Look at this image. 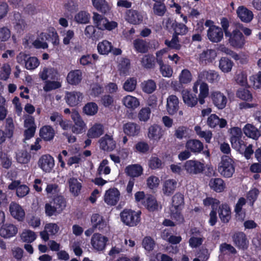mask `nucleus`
I'll return each mask as SVG.
<instances>
[{
    "label": "nucleus",
    "instance_id": "12",
    "mask_svg": "<svg viewBox=\"0 0 261 261\" xmlns=\"http://www.w3.org/2000/svg\"><path fill=\"white\" fill-rule=\"evenodd\" d=\"M125 18L129 23L137 25L142 23L143 15L140 11L134 9H128L125 12Z\"/></svg>",
    "mask_w": 261,
    "mask_h": 261
},
{
    "label": "nucleus",
    "instance_id": "37",
    "mask_svg": "<svg viewBox=\"0 0 261 261\" xmlns=\"http://www.w3.org/2000/svg\"><path fill=\"white\" fill-rule=\"evenodd\" d=\"M252 148V144H249L247 146L246 144L244 142L243 144H240V146L238 148H234V149L243 155L246 159L249 160L251 158L253 154L254 153Z\"/></svg>",
    "mask_w": 261,
    "mask_h": 261
},
{
    "label": "nucleus",
    "instance_id": "30",
    "mask_svg": "<svg viewBox=\"0 0 261 261\" xmlns=\"http://www.w3.org/2000/svg\"><path fill=\"white\" fill-rule=\"evenodd\" d=\"M55 135V130L50 125H44L40 129L39 136L45 141L53 140Z\"/></svg>",
    "mask_w": 261,
    "mask_h": 261
},
{
    "label": "nucleus",
    "instance_id": "61",
    "mask_svg": "<svg viewBox=\"0 0 261 261\" xmlns=\"http://www.w3.org/2000/svg\"><path fill=\"white\" fill-rule=\"evenodd\" d=\"M39 64L37 58L29 56L24 65L28 70H34L39 65Z\"/></svg>",
    "mask_w": 261,
    "mask_h": 261
},
{
    "label": "nucleus",
    "instance_id": "62",
    "mask_svg": "<svg viewBox=\"0 0 261 261\" xmlns=\"http://www.w3.org/2000/svg\"><path fill=\"white\" fill-rule=\"evenodd\" d=\"M142 246L146 250L151 251L154 248L155 242L151 237L147 236L143 239Z\"/></svg>",
    "mask_w": 261,
    "mask_h": 261
},
{
    "label": "nucleus",
    "instance_id": "6",
    "mask_svg": "<svg viewBox=\"0 0 261 261\" xmlns=\"http://www.w3.org/2000/svg\"><path fill=\"white\" fill-rule=\"evenodd\" d=\"M71 118L74 122L70 128L73 133L76 135L82 134L86 130V124L83 120L77 111L73 110L71 112Z\"/></svg>",
    "mask_w": 261,
    "mask_h": 261
},
{
    "label": "nucleus",
    "instance_id": "35",
    "mask_svg": "<svg viewBox=\"0 0 261 261\" xmlns=\"http://www.w3.org/2000/svg\"><path fill=\"white\" fill-rule=\"evenodd\" d=\"M91 223L92 227L99 230L103 229L106 226V223L102 216L99 214H93L91 217Z\"/></svg>",
    "mask_w": 261,
    "mask_h": 261
},
{
    "label": "nucleus",
    "instance_id": "33",
    "mask_svg": "<svg viewBox=\"0 0 261 261\" xmlns=\"http://www.w3.org/2000/svg\"><path fill=\"white\" fill-rule=\"evenodd\" d=\"M244 134L248 137L257 140L260 136L259 130L253 125L247 123L243 128Z\"/></svg>",
    "mask_w": 261,
    "mask_h": 261
},
{
    "label": "nucleus",
    "instance_id": "17",
    "mask_svg": "<svg viewBox=\"0 0 261 261\" xmlns=\"http://www.w3.org/2000/svg\"><path fill=\"white\" fill-rule=\"evenodd\" d=\"M120 193L116 188L108 190L105 195V201L110 205H115L119 200Z\"/></svg>",
    "mask_w": 261,
    "mask_h": 261
},
{
    "label": "nucleus",
    "instance_id": "15",
    "mask_svg": "<svg viewBox=\"0 0 261 261\" xmlns=\"http://www.w3.org/2000/svg\"><path fill=\"white\" fill-rule=\"evenodd\" d=\"M38 164L43 171L50 172L55 166L54 159L50 155H43L39 159Z\"/></svg>",
    "mask_w": 261,
    "mask_h": 261
},
{
    "label": "nucleus",
    "instance_id": "9",
    "mask_svg": "<svg viewBox=\"0 0 261 261\" xmlns=\"http://www.w3.org/2000/svg\"><path fill=\"white\" fill-rule=\"evenodd\" d=\"M9 190H16V194L19 198H23L28 195L30 192V189L28 186L21 184V181L18 180L12 181L8 187Z\"/></svg>",
    "mask_w": 261,
    "mask_h": 261
},
{
    "label": "nucleus",
    "instance_id": "34",
    "mask_svg": "<svg viewBox=\"0 0 261 261\" xmlns=\"http://www.w3.org/2000/svg\"><path fill=\"white\" fill-rule=\"evenodd\" d=\"M103 133V126L100 123H95L89 129L87 135L89 138H97Z\"/></svg>",
    "mask_w": 261,
    "mask_h": 261
},
{
    "label": "nucleus",
    "instance_id": "2",
    "mask_svg": "<svg viewBox=\"0 0 261 261\" xmlns=\"http://www.w3.org/2000/svg\"><path fill=\"white\" fill-rule=\"evenodd\" d=\"M218 171L225 178L231 177L235 171L234 161L227 155L223 156L218 165Z\"/></svg>",
    "mask_w": 261,
    "mask_h": 261
},
{
    "label": "nucleus",
    "instance_id": "50",
    "mask_svg": "<svg viewBox=\"0 0 261 261\" xmlns=\"http://www.w3.org/2000/svg\"><path fill=\"white\" fill-rule=\"evenodd\" d=\"M246 199L244 197H241L239 199L234 207V212L237 217L241 220H244L245 213L242 212V207L246 204Z\"/></svg>",
    "mask_w": 261,
    "mask_h": 261
},
{
    "label": "nucleus",
    "instance_id": "43",
    "mask_svg": "<svg viewBox=\"0 0 261 261\" xmlns=\"http://www.w3.org/2000/svg\"><path fill=\"white\" fill-rule=\"evenodd\" d=\"M155 60L152 55H145L142 59V65L147 69H153L155 67Z\"/></svg>",
    "mask_w": 261,
    "mask_h": 261
},
{
    "label": "nucleus",
    "instance_id": "51",
    "mask_svg": "<svg viewBox=\"0 0 261 261\" xmlns=\"http://www.w3.org/2000/svg\"><path fill=\"white\" fill-rule=\"evenodd\" d=\"M176 186V182L174 179L166 180L164 185L163 190L165 195L169 196L174 191Z\"/></svg>",
    "mask_w": 261,
    "mask_h": 261
},
{
    "label": "nucleus",
    "instance_id": "41",
    "mask_svg": "<svg viewBox=\"0 0 261 261\" xmlns=\"http://www.w3.org/2000/svg\"><path fill=\"white\" fill-rule=\"evenodd\" d=\"M94 8L100 12L107 13L110 10V7L106 0H92Z\"/></svg>",
    "mask_w": 261,
    "mask_h": 261
},
{
    "label": "nucleus",
    "instance_id": "42",
    "mask_svg": "<svg viewBox=\"0 0 261 261\" xmlns=\"http://www.w3.org/2000/svg\"><path fill=\"white\" fill-rule=\"evenodd\" d=\"M237 97L243 101L251 102L253 100V95L251 92L247 89L244 88H239L236 93Z\"/></svg>",
    "mask_w": 261,
    "mask_h": 261
},
{
    "label": "nucleus",
    "instance_id": "52",
    "mask_svg": "<svg viewBox=\"0 0 261 261\" xmlns=\"http://www.w3.org/2000/svg\"><path fill=\"white\" fill-rule=\"evenodd\" d=\"M153 1L155 2L152 8L154 14L159 16H164L167 11L165 5L161 2Z\"/></svg>",
    "mask_w": 261,
    "mask_h": 261
},
{
    "label": "nucleus",
    "instance_id": "16",
    "mask_svg": "<svg viewBox=\"0 0 261 261\" xmlns=\"http://www.w3.org/2000/svg\"><path fill=\"white\" fill-rule=\"evenodd\" d=\"M98 142L100 148L103 151H112L116 147V142L112 136L108 134L101 137Z\"/></svg>",
    "mask_w": 261,
    "mask_h": 261
},
{
    "label": "nucleus",
    "instance_id": "24",
    "mask_svg": "<svg viewBox=\"0 0 261 261\" xmlns=\"http://www.w3.org/2000/svg\"><path fill=\"white\" fill-rule=\"evenodd\" d=\"M124 133L128 137L138 136L141 130V126L136 123L128 122L123 124Z\"/></svg>",
    "mask_w": 261,
    "mask_h": 261
},
{
    "label": "nucleus",
    "instance_id": "40",
    "mask_svg": "<svg viewBox=\"0 0 261 261\" xmlns=\"http://www.w3.org/2000/svg\"><path fill=\"white\" fill-rule=\"evenodd\" d=\"M98 52L101 55H108L112 50V43L108 40H103L97 45Z\"/></svg>",
    "mask_w": 261,
    "mask_h": 261
},
{
    "label": "nucleus",
    "instance_id": "4",
    "mask_svg": "<svg viewBox=\"0 0 261 261\" xmlns=\"http://www.w3.org/2000/svg\"><path fill=\"white\" fill-rule=\"evenodd\" d=\"M183 167L186 172L191 175L201 174L205 168L204 163L197 160L187 161Z\"/></svg>",
    "mask_w": 261,
    "mask_h": 261
},
{
    "label": "nucleus",
    "instance_id": "38",
    "mask_svg": "<svg viewBox=\"0 0 261 261\" xmlns=\"http://www.w3.org/2000/svg\"><path fill=\"white\" fill-rule=\"evenodd\" d=\"M70 192L74 197H76L81 193L82 189V184L76 178L71 177L68 179Z\"/></svg>",
    "mask_w": 261,
    "mask_h": 261
},
{
    "label": "nucleus",
    "instance_id": "53",
    "mask_svg": "<svg viewBox=\"0 0 261 261\" xmlns=\"http://www.w3.org/2000/svg\"><path fill=\"white\" fill-rule=\"evenodd\" d=\"M194 130L196 134L201 138H204L206 143H210L212 138V133L211 131H203L199 125H196L194 127Z\"/></svg>",
    "mask_w": 261,
    "mask_h": 261
},
{
    "label": "nucleus",
    "instance_id": "21",
    "mask_svg": "<svg viewBox=\"0 0 261 261\" xmlns=\"http://www.w3.org/2000/svg\"><path fill=\"white\" fill-rule=\"evenodd\" d=\"M218 213L221 222L224 223H228L231 219V209L229 205L226 203L219 205Z\"/></svg>",
    "mask_w": 261,
    "mask_h": 261
},
{
    "label": "nucleus",
    "instance_id": "3",
    "mask_svg": "<svg viewBox=\"0 0 261 261\" xmlns=\"http://www.w3.org/2000/svg\"><path fill=\"white\" fill-rule=\"evenodd\" d=\"M225 37L228 38L230 45L234 48L241 49L246 43L245 36L238 29H234Z\"/></svg>",
    "mask_w": 261,
    "mask_h": 261
},
{
    "label": "nucleus",
    "instance_id": "22",
    "mask_svg": "<svg viewBox=\"0 0 261 261\" xmlns=\"http://www.w3.org/2000/svg\"><path fill=\"white\" fill-rule=\"evenodd\" d=\"M18 232L17 227L12 224H3L0 229V235L4 238H10L15 236Z\"/></svg>",
    "mask_w": 261,
    "mask_h": 261
},
{
    "label": "nucleus",
    "instance_id": "29",
    "mask_svg": "<svg viewBox=\"0 0 261 261\" xmlns=\"http://www.w3.org/2000/svg\"><path fill=\"white\" fill-rule=\"evenodd\" d=\"M199 76L212 84L217 83L220 80L218 72L214 70H203L200 73Z\"/></svg>",
    "mask_w": 261,
    "mask_h": 261
},
{
    "label": "nucleus",
    "instance_id": "25",
    "mask_svg": "<svg viewBox=\"0 0 261 261\" xmlns=\"http://www.w3.org/2000/svg\"><path fill=\"white\" fill-rule=\"evenodd\" d=\"M238 17L243 22L249 23L253 18L252 12L244 6H239L237 10Z\"/></svg>",
    "mask_w": 261,
    "mask_h": 261
},
{
    "label": "nucleus",
    "instance_id": "58",
    "mask_svg": "<svg viewBox=\"0 0 261 261\" xmlns=\"http://www.w3.org/2000/svg\"><path fill=\"white\" fill-rule=\"evenodd\" d=\"M100 102L105 108H111L114 106V99L110 94H105L101 96Z\"/></svg>",
    "mask_w": 261,
    "mask_h": 261
},
{
    "label": "nucleus",
    "instance_id": "49",
    "mask_svg": "<svg viewBox=\"0 0 261 261\" xmlns=\"http://www.w3.org/2000/svg\"><path fill=\"white\" fill-rule=\"evenodd\" d=\"M123 105L129 109H135L139 106L138 99L134 96L127 95L123 99Z\"/></svg>",
    "mask_w": 261,
    "mask_h": 261
},
{
    "label": "nucleus",
    "instance_id": "39",
    "mask_svg": "<svg viewBox=\"0 0 261 261\" xmlns=\"http://www.w3.org/2000/svg\"><path fill=\"white\" fill-rule=\"evenodd\" d=\"M141 87L143 92L146 94H152L156 89V84L155 81L152 79H148L143 81Z\"/></svg>",
    "mask_w": 261,
    "mask_h": 261
},
{
    "label": "nucleus",
    "instance_id": "19",
    "mask_svg": "<svg viewBox=\"0 0 261 261\" xmlns=\"http://www.w3.org/2000/svg\"><path fill=\"white\" fill-rule=\"evenodd\" d=\"M223 33L221 28L218 26L213 27L208 29L207 36L212 42L218 43L223 38Z\"/></svg>",
    "mask_w": 261,
    "mask_h": 261
},
{
    "label": "nucleus",
    "instance_id": "56",
    "mask_svg": "<svg viewBox=\"0 0 261 261\" xmlns=\"http://www.w3.org/2000/svg\"><path fill=\"white\" fill-rule=\"evenodd\" d=\"M178 36L174 34L171 41L166 40L165 44L171 49L179 50L181 48V45L179 43Z\"/></svg>",
    "mask_w": 261,
    "mask_h": 261
},
{
    "label": "nucleus",
    "instance_id": "47",
    "mask_svg": "<svg viewBox=\"0 0 261 261\" xmlns=\"http://www.w3.org/2000/svg\"><path fill=\"white\" fill-rule=\"evenodd\" d=\"M160 66V71L162 76L165 77H170L173 74V69L168 64H164L163 60H159L158 63Z\"/></svg>",
    "mask_w": 261,
    "mask_h": 261
},
{
    "label": "nucleus",
    "instance_id": "11",
    "mask_svg": "<svg viewBox=\"0 0 261 261\" xmlns=\"http://www.w3.org/2000/svg\"><path fill=\"white\" fill-rule=\"evenodd\" d=\"M108 239L99 233H94L92 237L91 243L93 248L98 251L103 250L106 246Z\"/></svg>",
    "mask_w": 261,
    "mask_h": 261
},
{
    "label": "nucleus",
    "instance_id": "28",
    "mask_svg": "<svg viewBox=\"0 0 261 261\" xmlns=\"http://www.w3.org/2000/svg\"><path fill=\"white\" fill-rule=\"evenodd\" d=\"M185 147L191 152L198 154L202 151L203 144L198 140L190 139L187 141Z\"/></svg>",
    "mask_w": 261,
    "mask_h": 261
},
{
    "label": "nucleus",
    "instance_id": "7",
    "mask_svg": "<svg viewBox=\"0 0 261 261\" xmlns=\"http://www.w3.org/2000/svg\"><path fill=\"white\" fill-rule=\"evenodd\" d=\"M233 245L239 250L245 251L248 249L249 241L246 234L240 231L234 232L231 236Z\"/></svg>",
    "mask_w": 261,
    "mask_h": 261
},
{
    "label": "nucleus",
    "instance_id": "44",
    "mask_svg": "<svg viewBox=\"0 0 261 261\" xmlns=\"http://www.w3.org/2000/svg\"><path fill=\"white\" fill-rule=\"evenodd\" d=\"M134 47L137 53H146L148 51V46L145 40L136 39L134 41Z\"/></svg>",
    "mask_w": 261,
    "mask_h": 261
},
{
    "label": "nucleus",
    "instance_id": "18",
    "mask_svg": "<svg viewBox=\"0 0 261 261\" xmlns=\"http://www.w3.org/2000/svg\"><path fill=\"white\" fill-rule=\"evenodd\" d=\"M83 94L80 92L71 91L66 92L65 96V99L70 107H75L77 106L82 100Z\"/></svg>",
    "mask_w": 261,
    "mask_h": 261
},
{
    "label": "nucleus",
    "instance_id": "32",
    "mask_svg": "<svg viewBox=\"0 0 261 261\" xmlns=\"http://www.w3.org/2000/svg\"><path fill=\"white\" fill-rule=\"evenodd\" d=\"M143 168L139 164H132L127 166L125 169L126 175L134 178L138 177L143 174Z\"/></svg>",
    "mask_w": 261,
    "mask_h": 261
},
{
    "label": "nucleus",
    "instance_id": "48",
    "mask_svg": "<svg viewBox=\"0 0 261 261\" xmlns=\"http://www.w3.org/2000/svg\"><path fill=\"white\" fill-rule=\"evenodd\" d=\"M50 202L60 213L63 211L66 205V199L62 195L55 196Z\"/></svg>",
    "mask_w": 261,
    "mask_h": 261
},
{
    "label": "nucleus",
    "instance_id": "63",
    "mask_svg": "<svg viewBox=\"0 0 261 261\" xmlns=\"http://www.w3.org/2000/svg\"><path fill=\"white\" fill-rule=\"evenodd\" d=\"M74 19L79 23H87L89 21V14L85 11H80L75 15Z\"/></svg>",
    "mask_w": 261,
    "mask_h": 261
},
{
    "label": "nucleus",
    "instance_id": "55",
    "mask_svg": "<svg viewBox=\"0 0 261 261\" xmlns=\"http://www.w3.org/2000/svg\"><path fill=\"white\" fill-rule=\"evenodd\" d=\"M98 111V106L94 102H89L85 105L83 108V112L89 116H93L97 113Z\"/></svg>",
    "mask_w": 261,
    "mask_h": 261
},
{
    "label": "nucleus",
    "instance_id": "20",
    "mask_svg": "<svg viewBox=\"0 0 261 261\" xmlns=\"http://www.w3.org/2000/svg\"><path fill=\"white\" fill-rule=\"evenodd\" d=\"M182 100L189 107H195L198 101L195 93H192L191 90L183 89L181 91Z\"/></svg>",
    "mask_w": 261,
    "mask_h": 261
},
{
    "label": "nucleus",
    "instance_id": "54",
    "mask_svg": "<svg viewBox=\"0 0 261 261\" xmlns=\"http://www.w3.org/2000/svg\"><path fill=\"white\" fill-rule=\"evenodd\" d=\"M172 27L174 31V34L178 36L185 35L188 31V28L182 23H178L175 21L172 23Z\"/></svg>",
    "mask_w": 261,
    "mask_h": 261
},
{
    "label": "nucleus",
    "instance_id": "45",
    "mask_svg": "<svg viewBox=\"0 0 261 261\" xmlns=\"http://www.w3.org/2000/svg\"><path fill=\"white\" fill-rule=\"evenodd\" d=\"M143 204L149 212H154L158 208V202L155 198L151 195H149L145 199Z\"/></svg>",
    "mask_w": 261,
    "mask_h": 261
},
{
    "label": "nucleus",
    "instance_id": "23",
    "mask_svg": "<svg viewBox=\"0 0 261 261\" xmlns=\"http://www.w3.org/2000/svg\"><path fill=\"white\" fill-rule=\"evenodd\" d=\"M179 109V100L174 95H170L167 99L166 110L168 114L173 115Z\"/></svg>",
    "mask_w": 261,
    "mask_h": 261
},
{
    "label": "nucleus",
    "instance_id": "10",
    "mask_svg": "<svg viewBox=\"0 0 261 261\" xmlns=\"http://www.w3.org/2000/svg\"><path fill=\"white\" fill-rule=\"evenodd\" d=\"M9 212L11 216L18 221L24 220L25 213L22 207L15 201H12L9 205Z\"/></svg>",
    "mask_w": 261,
    "mask_h": 261
},
{
    "label": "nucleus",
    "instance_id": "27",
    "mask_svg": "<svg viewBox=\"0 0 261 261\" xmlns=\"http://www.w3.org/2000/svg\"><path fill=\"white\" fill-rule=\"evenodd\" d=\"M217 56L216 52L213 49L203 50L199 55V63L202 65L211 63Z\"/></svg>",
    "mask_w": 261,
    "mask_h": 261
},
{
    "label": "nucleus",
    "instance_id": "8",
    "mask_svg": "<svg viewBox=\"0 0 261 261\" xmlns=\"http://www.w3.org/2000/svg\"><path fill=\"white\" fill-rule=\"evenodd\" d=\"M210 98L214 105L219 110L223 109L226 106L227 98L222 92L219 91L211 92Z\"/></svg>",
    "mask_w": 261,
    "mask_h": 261
},
{
    "label": "nucleus",
    "instance_id": "31",
    "mask_svg": "<svg viewBox=\"0 0 261 261\" xmlns=\"http://www.w3.org/2000/svg\"><path fill=\"white\" fill-rule=\"evenodd\" d=\"M209 186L211 190L217 193H221L226 188L224 181L221 178H212L210 180Z\"/></svg>",
    "mask_w": 261,
    "mask_h": 261
},
{
    "label": "nucleus",
    "instance_id": "26",
    "mask_svg": "<svg viewBox=\"0 0 261 261\" xmlns=\"http://www.w3.org/2000/svg\"><path fill=\"white\" fill-rule=\"evenodd\" d=\"M83 73L80 69L72 70L69 71L66 77L67 83L72 86L79 85L82 81Z\"/></svg>",
    "mask_w": 261,
    "mask_h": 261
},
{
    "label": "nucleus",
    "instance_id": "60",
    "mask_svg": "<svg viewBox=\"0 0 261 261\" xmlns=\"http://www.w3.org/2000/svg\"><path fill=\"white\" fill-rule=\"evenodd\" d=\"M31 154L26 150H22L16 154L17 161L21 164H27L30 160Z\"/></svg>",
    "mask_w": 261,
    "mask_h": 261
},
{
    "label": "nucleus",
    "instance_id": "5",
    "mask_svg": "<svg viewBox=\"0 0 261 261\" xmlns=\"http://www.w3.org/2000/svg\"><path fill=\"white\" fill-rule=\"evenodd\" d=\"M172 208L171 210L173 218L177 220L184 219L181 214V207L184 204V195L180 193H176L172 198Z\"/></svg>",
    "mask_w": 261,
    "mask_h": 261
},
{
    "label": "nucleus",
    "instance_id": "36",
    "mask_svg": "<svg viewBox=\"0 0 261 261\" xmlns=\"http://www.w3.org/2000/svg\"><path fill=\"white\" fill-rule=\"evenodd\" d=\"M233 65V61L227 57H222L219 60V68L224 73L230 72Z\"/></svg>",
    "mask_w": 261,
    "mask_h": 261
},
{
    "label": "nucleus",
    "instance_id": "1",
    "mask_svg": "<svg viewBox=\"0 0 261 261\" xmlns=\"http://www.w3.org/2000/svg\"><path fill=\"white\" fill-rule=\"evenodd\" d=\"M141 212L135 211L132 209L124 208L120 214L121 221L126 226L134 227L141 221Z\"/></svg>",
    "mask_w": 261,
    "mask_h": 261
},
{
    "label": "nucleus",
    "instance_id": "57",
    "mask_svg": "<svg viewBox=\"0 0 261 261\" xmlns=\"http://www.w3.org/2000/svg\"><path fill=\"white\" fill-rule=\"evenodd\" d=\"M137 83V79L135 77H129L124 82L123 88L126 91L132 92L135 90Z\"/></svg>",
    "mask_w": 261,
    "mask_h": 261
},
{
    "label": "nucleus",
    "instance_id": "64",
    "mask_svg": "<svg viewBox=\"0 0 261 261\" xmlns=\"http://www.w3.org/2000/svg\"><path fill=\"white\" fill-rule=\"evenodd\" d=\"M250 82L253 88L255 89L261 88V71L250 77Z\"/></svg>",
    "mask_w": 261,
    "mask_h": 261
},
{
    "label": "nucleus",
    "instance_id": "59",
    "mask_svg": "<svg viewBox=\"0 0 261 261\" xmlns=\"http://www.w3.org/2000/svg\"><path fill=\"white\" fill-rule=\"evenodd\" d=\"M151 110L148 107L142 108L138 113V117L140 121L147 122L150 118Z\"/></svg>",
    "mask_w": 261,
    "mask_h": 261
},
{
    "label": "nucleus",
    "instance_id": "46",
    "mask_svg": "<svg viewBox=\"0 0 261 261\" xmlns=\"http://www.w3.org/2000/svg\"><path fill=\"white\" fill-rule=\"evenodd\" d=\"M199 91L198 101L201 105H202L205 103V98L208 95L209 88L208 85L205 82H202L200 85Z\"/></svg>",
    "mask_w": 261,
    "mask_h": 261
},
{
    "label": "nucleus",
    "instance_id": "14",
    "mask_svg": "<svg viewBox=\"0 0 261 261\" xmlns=\"http://www.w3.org/2000/svg\"><path fill=\"white\" fill-rule=\"evenodd\" d=\"M230 133L231 134L230 141L232 147L238 148L240 144H243L244 141L242 139L243 133L242 129L239 127H233L230 128Z\"/></svg>",
    "mask_w": 261,
    "mask_h": 261
},
{
    "label": "nucleus",
    "instance_id": "13",
    "mask_svg": "<svg viewBox=\"0 0 261 261\" xmlns=\"http://www.w3.org/2000/svg\"><path fill=\"white\" fill-rule=\"evenodd\" d=\"M165 132L162 127L156 124L151 125L148 128V138L153 141L158 142L163 137Z\"/></svg>",
    "mask_w": 261,
    "mask_h": 261
}]
</instances>
